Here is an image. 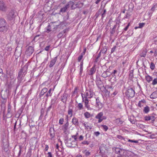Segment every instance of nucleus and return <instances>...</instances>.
Wrapping results in <instances>:
<instances>
[{
  "instance_id": "f257e3e1",
  "label": "nucleus",
  "mask_w": 157,
  "mask_h": 157,
  "mask_svg": "<svg viewBox=\"0 0 157 157\" xmlns=\"http://www.w3.org/2000/svg\"><path fill=\"white\" fill-rule=\"evenodd\" d=\"M28 66V64L27 63L20 70L18 73L17 77V79L18 80H21L22 77H24L26 73Z\"/></svg>"
},
{
  "instance_id": "1a4fd4ad",
  "label": "nucleus",
  "mask_w": 157,
  "mask_h": 157,
  "mask_svg": "<svg viewBox=\"0 0 157 157\" xmlns=\"http://www.w3.org/2000/svg\"><path fill=\"white\" fill-rule=\"evenodd\" d=\"M70 6V4H69V2H68L65 7L61 8L59 11L60 12H65L67 9Z\"/></svg>"
},
{
  "instance_id": "412c9836",
  "label": "nucleus",
  "mask_w": 157,
  "mask_h": 157,
  "mask_svg": "<svg viewBox=\"0 0 157 157\" xmlns=\"http://www.w3.org/2000/svg\"><path fill=\"white\" fill-rule=\"evenodd\" d=\"M149 111L150 108L148 106H146L145 107L143 110V112L146 113H148Z\"/></svg>"
},
{
  "instance_id": "ea45409f",
  "label": "nucleus",
  "mask_w": 157,
  "mask_h": 157,
  "mask_svg": "<svg viewBox=\"0 0 157 157\" xmlns=\"http://www.w3.org/2000/svg\"><path fill=\"white\" fill-rule=\"evenodd\" d=\"M63 33L62 31L58 34L57 36L58 38H61V37L63 36Z\"/></svg>"
},
{
  "instance_id": "6ab92c4d",
  "label": "nucleus",
  "mask_w": 157,
  "mask_h": 157,
  "mask_svg": "<svg viewBox=\"0 0 157 157\" xmlns=\"http://www.w3.org/2000/svg\"><path fill=\"white\" fill-rule=\"evenodd\" d=\"M115 121L116 124L119 125L121 124L123 122V121H121V119L120 118L116 119Z\"/></svg>"
},
{
  "instance_id": "aec40b11",
  "label": "nucleus",
  "mask_w": 157,
  "mask_h": 157,
  "mask_svg": "<svg viewBox=\"0 0 157 157\" xmlns=\"http://www.w3.org/2000/svg\"><path fill=\"white\" fill-rule=\"evenodd\" d=\"M96 83L98 87H101L103 86V84L101 81H96Z\"/></svg>"
},
{
  "instance_id": "2eb2a0df",
  "label": "nucleus",
  "mask_w": 157,
  "mask_h": 157,
  "mask_svg": "<svg viewBox=\"0 0 157 157\" xmlns=\"http://www.w3.org/2000/svg\"><path fill=\"white\" fill-rule=\"evenodd\" d=\"M7 23L6 20L3 18H0V27L6 25Z\"/></svg>"
},
{
  "instance_id": "4c0bfd02",
  "label": "nucleus",
  "mask_w": 157,
  "mask_h": 157,
  "mask_svg": "<svg viewBox=\"0 0 157 157\" xmlns=\"http://www.w3.org/2000/svg\"><path fill=\"white\" fill-rule=\"evenodd\" d=\"M51 128L49 130V132L50 133V136L52 138H53L55 136V133L54 132L53 133H51Z\"/></svg>"
},
{
  "instance_id": "bb28decb",
  "label": "nucleus",
  "mask_w": 157,
  "mask_h": 157,
  "mask_svg": "<svg viewBox=\"0 0 157 157\" xmlns=\"http://www.w3.org/2000/svg\"><path fill=\"white\" fill-rule=\"evenodd\" d=\"M147 52L143 50L142 52L140 54V55L141 57H145L146 55Z\"/></svg>"
},
{
  "instance_id": "f03ea898",
  "label": "nucleus",
  "mask_w": 157,
  "mask_h": 157,
  "mask_svg": "<svg viewBox=\"0 0 157 157\" xmlns=\"http://www.w3.org/2000/svg\"><path fill=\"white\" fill-rule=\"evenodd\" d=\"M94 94V93L92 90L90 89L89 91L86 90L85 94H81V96L82 98V101H84V98H91L93 97Z\"/></svg>"
},
{
  "instance_id": "603ef678",
  "label": "nucleus",
  "mask_w": 157,
  "mask_h": 157,
  "mask_svg": "<svg viewBox=\"0 0 157 157\" xmlns=\"http://www.w3.org/2000/svg\"><path fill=\"white\" fill-rule=\"evenodd\" d=\"M101 14V12H100L99 11L97 12L96 13L95 15V16L96 17V18H98V16H99V15Z\"/></svg>"
},
{
  "instance_id": "f3484780",
  "label": "nucleus",
  "mask_w": 157,
  "mask_h": 157,
  "mask_svg": "<svg viewBox=\"0 0 157 157\" xmlns=\"http://www.w3.org/2000/svg\"><path fill=\"white\" fill-rule=\"evenodd\" d=\"M3 145L4 147V150L5 152H7L8 151L9 148L8 147L9 146V145L8 144V142L3 143Z\"/></svg>"
},
{
  "instance_id": "3c124183",
  "label": "nucleus",
  "mask_w": 157,
  "mask_h": 157,
  "mask_svg": "<svg viewBox=\"0 0 157 157\" xmlns=\"http://www.w3.org/2000/svg\"><path fill=\"white\" fill-rule=\"evenodd\" d=\"M117 137L119 139L121 140H124V138L123 137L120 135H117Z\"/></svg>"
},
{
  "instance_id": "8fccbe9b",
  "label": "nucleus",
  "mask_w": 157,
  "mask_h": 157,
  "mask_svg": "<svg viewBox=\"0 0 157 157\" xmlns=\"http://www.w3.org/2000/svg\"><path fill=\"white\" fill-rule=\"evenodd\" d=\"M52 105H50L47 108V110L46 111V115L47 114L48 112V111H50V110L52 108Z\"/></svg>"
},
{
  "instance_id": "5fc2aeb1",
  "label": "nucleus",
  "mask_w": 157,
  "mask_h": 157,
  "mask_svg": "<svg viewBox=\"0 0 157 157\" xmlns=\"http://www.w3.org/2000/svg\"><path fill=\"white\" fill-rule=\"evenodd\" d=\"M107 51V49L106 48H103V49L101 50V52L103 53H105Z\"/></svg>"
},
{
  "instance_id": "0e129e2a",
  "label": "nucleus",
  "mask_w": 157,
  "mask_h": 157,
  "mask_svg": "<svg viewBox=\"0 0 157 157\" xmlns=\"http://www.w3.org/2000/svg\"><path fill=\"white\" fill-rule=\"evenodd\" d=\"M96 105H98V103H100L99 100L98 98H96Z\"/></svg>"
},
{
  "instance_id": "79ce46f5",
  "label": "nucleus",
  "mask_w": 157,
  "mask_h": 157,
  "mask_svg": "<svg viewBox=\"0 0 157 157\" xmlns=\"http://www.w3.org/2000/svg\"><path fill=\"white\" fill-rule=\"evenodd\" d=\"M63 121H64V119L62 118H61L59 119V123L60 124H63Z\"/></svg>"
},
{
  "instance_id": "7ed1b4c3",
  "label": "nucleus",
  "mask_w": 157,
  "mask_h": 157,
  "mask_svg": "<svg viewBox=\"0 0 157 157\" xmlns=\"http://www.w3.org/2000/svg\"><path fill=\"white\" fill-rule=\"evenodd\" d=\"M69 4H70L71 9L72 10L75 9L77 8H81L83 6V3L80 1L78 2L76 4H75L74 2L71 1L69 2Z\"/></svg>"
},
{
  "instance_id": "de8ad7c7",
  "label": "nucleus",
  "mask_w": 157,
  "mask_h": 157,
  "mask_svg": "<svg viewBox=\"0 0 157 157\" xmlns=\"http://www.w3.org/2000/svg\"><path fill=\"white\" fill-rule=\"evenodd\" d=\"M129 142H131L132 143H138V140H131L129 139L128 141Z\"/></svg>"
},
{
  "instance_id": "864d4df0",
  "label": "nucleus",
  "mask_w": 157,
  "mask_h": 157,
  "mask_svg": "<svg viewBox=\"0 0 157 157\" xmlns=\"http://www.w3.org/2000/svg\"><path fill=\"white\" fill-rule=\"evenodd\" d=\"M130 25V23H128L127 26L124 29V31H126L127 29H128L129 26Z\"/></svg>"
},
{
  "instance_id": "338daca9",
  "label": "nucleus",
  "mask_w": 157,
  "mask_h": 157,
  "mask_svg": "<svg viewBox=\"0 0 157 157\" xmlns=\"http://www.w3.org/2000/svg\"><path fill=\"white\" fill-rule=\"evenodd\" d=\"M40 35H40V34H38V35H36V36L34 37V39H33V40L34 41L35 40H36V39L37 38V37H39V36H40Z\"/></svg>"
},
{
  "instance_id": "052dcab7",
  "label": "nucleus",
  "mask_w": 157,
  "mask_h": 157,
  "mask_svg": "<svg viewBox=\"0 0 157 157\" xmlns=\"http://www.w3.org/2000/svg\"><path fill=\"white\" fill-rule=\"evenodd\" d=\"M44 109L43 108H41V115H43L44 113Z\"/></svg>"
},
{
  "instance_id": "7c9ffc66",
  "label": "nucleus",
  "mask_w": 157,
  "mask_h": 157,
  "mask_svg": "<svg viewBox=\"0 0 157 157\" xmlns=\"http://www.w3.org/2000/svg\"><path fill=\"white\" fill-rule=\"evenodd\" d=\"M120 148L116 147L115 149V152L117 154H120Z\"/></svg>"
},
{
  "instance_id": "c85d7f7f",
  "label": "nucleus",
  "mask_w": 157,
  "mask_h": 157,
  "mask_svg": "<svg viewBox=\"0 0 157 157\" xmlns=\"http://www.w3.org/2000/svg\"><path fill=\"white\" fill-rule=\"evenodd\" d=\"M116 27L117 25H114L112 30L110 32V33L112 34H113L115 33Z\"/></svg>"
},
{
  "instance_id": "13d9d810",
  "label": "nucleus",
  "mask_w": 157,
  "mask_h": 157,
  "mask_svg": "<svg viewBox=\"0 0 157 157\" xmlns=\"http://www.w3.org/2000/svg\"><path fill=\"white\" fill-rule=\"evenodd\" d=\"M83 57V56L82 55H80L79 56L78 58V62L80 61L82 59Z\"/></svg>"
},
{
  "instance_id": "09e8293b",
  "label": "nucleus",
  "mask_w": 157,
  "mask_h": 157,
  "mask_svg": "<svg viewBox=\"0 0 157 157\" xmlns=\"http://www.w3.org/2000/svg\"><path fill=\"white\" fill-rule=\"evenodd\" d=\"M104 148L103 147H102L101 146H100L99 148V150H100V153H103V149Z\"/></svg>"
},
{
  "instance_id": "a19ab883",
  "label": "nucleus",
  "mask_w": 157,
  "mask_h": 157,
  "mask_svg": "<svg viewBox=\"0 0 157 157\" xmlns=\"http://www.w3.org/2000/svg\"><path fill=\"white\" fill-rule=\"evenodd\" d=\"M3 77L2 69L0 67V78H2Z\"/></svg>"
},
{
  "instance_id": "9d476101",
  "label": "nucleus",
  "mask_w": 157,
  "mask_h": 157,
  "mask_svg": "<svg viewBox=\"0 0 157 157\" xmlns=\"http://www.w3.org/2000/svg\"><path fill=\"white\" fill-rule=\"evenodd\" d=\"M57 57L56 56L50 62L49 65V67L50 68L52 67L53 65L55 64L57 59Z\"/></svg>"
},
{
  "instance_id": "f8f14e48",
  "label": "nucleus",
  "mask_w": 157,
  "mask_h": 157,
  "mask_svg": "<svg viewBox=\"0 0 157 157\" xmlns=\"http://www.w3.org/2000/svg\"><path fill=\"white\" fill-rule=\"evenodd\" d=\"M8 29V28L7 25H4L0 27V32H6Z\"/></svg>"
},
{
  "instance_id": "b1692460",
  "label": "nucleus",
  "mask_w": 157,
  "mask_h": 157,
  "mask_svg": "<svg viewBox=\"0 0 157 157\" xmlns=\"http://www.w3.org/2000/svg\"><path fill=\"white\" fill-rule=\"evenodd\" d=\"M146 79L148 82H150L151 81L152 79V78L148 75L147 76H146Z\"/></svg>"
},
{
  "instance_id": "774afa93",
  "label": "nucleus",
  "mask_w": 157,
  "mask_h": 157,
  "mask_svg": "<svg viewBox=\"0 0 157 157\" xmlns=\"http://www.w3.org/2000/svg\"><path fill=\"white\" fill-rule=\"evenodd\" d=\"M90 154V153L89 151L86 152L85 154V155L86 156H89Z\"/></svg>"
},
{
  "instance_id": "680f3d73",
  "label": "nucleus",
  "mask_w": 157,
  "mask_h": 157,
  "mask_svg": "<svg viewBox=\"0 0 157 157\" xmlns=\"http://www.w3.org/2000/svg\"><path fill=\"white\" fill-rule=\"evenodd\" d=\"M50 46L48 45L47 46L44 48V50L46 51H48L49 50V48L50 47Z\"/></svg>"
},
{
  "instance_id": "4be33fe9",
  "label": "nucleus",
  "mask_w": 157,
  "mask_h": 157,
  "mask_svg": "<svg viewBox=\"0 0 157 157\" xmlns=\"http://www.w3.org/2000/svg\"><path fill=\"white\" fill-rule=\"evenodd\" d=\"M83 124L86 129H88L89 128L91 129L92 128L91 126L89 125L88 122H85Z\"/></svg>"
},
{
  "instance_id": "58836bf2",
  "label": "nucleus",
  "mask_w": 157,
  "mask_h": 157,
  "mask_svg": "<svg viewBox=\"0 0 157 157\" xmlns=\"http://www.w3.org/2000/svg\"><path fill=\"white\" fill-rule=\"evenodd\" d=\"M157 84V78H155L152 82V84L153 85H155Z\"/></svg>"
},
{
  "instance_id": "a878e982",
  "label": "nucleus",
  "mask_w": 157,
  "mask_h": 157,
  "mask_svg": "<svg viewBox=\"0 0 157 157\" xmlns=\"http://www.w3.org/2000/svg\"><path fill=\"white\" fill-rule=\"evenodd\" d=\"M103 115V113L102 112H100L98 113L95 117V118L97 119L101 118L102 117Z\"/></svg>"
},
{
  "instance_id": "423d86ee",
  "label": "nucleus",
  "mask_w": 157,
  "mask_h": 157,
  "mask_svg": "<svg viewBox=\"0 0 157 157\" xmlns=\"http://www.w3.org/2000/svg\"><path fill=\"white\" fill-rule=\"evenodd\" d=\"M34 52V49L32 46H30L26 49L25 54L28 56H31Z\"/></svg>"
},
{
  "instance_id": "393cba45",
  "label": "nucleus",
  "mask_w": 157,
  "mask_h": 157,
  "mask_svg": "<svg viewBox=\"0 0 157 157\" xmlns=\"http://www.w3.org/2000/svg\"><path fill=\"white\" fill-rule=\"evenodd\" d=\"M52 89H50L48 91L46 94L45 96H46L47 97L46 100L47 99V98L50 96H51L52 95V93H51Z\"/></svg>"
},
{
  "instance_id": "c03bdc74",
  "label": "nucleus",
  "mask_w": 157,
  "mask_h": 157,
  "mask_svg": "<svg viewBox=\"0 0 157 157\" xmlns=\"http://www.w3.org/2000/svg\"><path fill=\"white\" fill-rule=\"evenodd\" d=\"M83 105L81 103H79L78 105V107L79 110H81L82 109Z\"/></svg>"
},
{
  "instance_id": "9b49d317",
  "label": "nucleus",
  "mask_w": 157,
  "mask_h": 157,
  "mask_svg": "<svg viewBox=\"0 0 157 157\" xmlns=\"http://www.w3.org/2000/svg\"><path fill=\"white\" fill-rule=\"evenodd\" d=\"M72 124H74L75 126H78V119L75 117H74L72 119Z\"/></svg>"
},
{
  "instance_id": "0eeeda50",
  "label": "nucleus",
  "mask_w": 157,
  "mask_h": 157,
  "mask_svg": "<svg viewBox=\"0 0 157 157\" xmlns=\"http://www.w3.org/2000/svg\"><path fill=\"white\" fill-rule=\"evenodd\" d=\"M0 10L5 12L6 11V6L4 2L0 1Z\"/></svg>"
},
{
  "instance_id": "f704fd0d",
  "label": "nucleus",
  "mask_w": 157,
  "mask_h": 157,
  "mask_svg": "<svg viewBox=\"0 0 157 157\" xmlns=\"http://www.w3.org/2000/svg\"><path fill=\"white\" fill-rule=\"evenodd\" d=\"M56 98L52 99L51 102V105H54L56 102Z\"/></svg>"
},
{
  "instance_id": "ddd939ff",
  "label": "nucleus",
  "mask_w": 157,
  "mask_h": 157,
  "mask_svg": "<svg viewBox=\"0 0 157 157\" xmlns=\"http://www.w3.org/2000/svg\"><path fill=\"white\" fill-rule=\"evenodd\" d=\"M69 126V122H67L62 126V128L64 132L67 131L68 129V127Z\"/></svg>"
},
{
  "instance_id": "6e6552de",
  "label": "nucleus",
  "mask_w": 157,
  "mask_h": 157,
  "mask_svg": "<svg viewBox=\"0 0 157 157\" xmlns=\"http://www.w3.org/2000/svg\"><path fill=\"white\" fill-rule=\"evenodd\" d=\"M75 141H73L71 142L69 141H68L66 142V144L67 147H75V144H75Z\"/></svg>"
},
{
  "instance_id": "dca6fc26",
  "label": "nucleus",
  "mask_w": 157,
  "mask_h": 157,
  "mask_svg": "<svg viewBox=\"0 0 157 157\" xmlns=\"http://www.w3.org/2000/svg\"><path fill=\"white\" fill-rule=\"evenodd\" d=\"M96 71V68H95V66L94 65L90 70V73L89 74V75H92L93 74L95 73Z\"/></svg>"
},
{
  "instance_id": "39448f33",
  "label": "nucleus",
  "mask_w": 157,
  "mask_h": 157,
  "mask_svg": "<svg viewBox=\"0 0 157 157\" xmlns=\"http://www.w3.org/2000/svg\"><path fill=\"white\" fill-rule=\"evenodd\" d=\"M16 13L14 10H11L7 15V19L10 21L14 20L15 17L16 16Z\"/></svg>"
},
{
  "instance_id": "e433bc0d",
  "label": "nucleus",
  "mask_w": 157,
  "mask_h": 157,
  "mask_svg": "<svg viewBox=\"0 0 157 157\" xmlns=\"http://www.w3.org/2000/svg\"><path fill=\"white\" fill-rule=\"evenodd\" d=\"M101 127H103V128L105 131H106L108 129L107 126L106 125H101Z\"/></svg>"
},
{
  "instance_id": "bf43d9fd",
  "label": "nucleus",
  "mask_w": 157,
  "mask_h": 157,
  "mask_svg": "<svg viewBox=\"0 0 157 157\" xmlns=\"http://www.w3.org/2000/svg\"><path fill=\"white\" fill-rule=\"evenodd\" d=\"M116 46H114L113 48H112L111 49V53H112L114 51H115V50L116 48Z\"/></svg>"
},
{
  "instance_id": "72a5a7b5",
  "label": "nucleus",
  "mask_w": 157,
  "mask_h": 157,
  "mask_svg": "<svg viewBox=\"0 0 157 157\" xmlns=\"http://www.w3.org/2000/svg\"><path fill=\"white\" fill-rule=\"evenodd\" d=\"M150 67L152 70H153L155 68V64L153 62H151V63Z\"/></svg>"
},
{
  "instance_id": "cd10ccee",
  "label": "nucleus",
  "mask_w": 157,
  "mask_h": 157,
  "mask_svg": "<svg viewBox=\"0 0 157 157\" xmlns=\"http://www.w3.org/2000/svg\"><path fill=\"white\" fill-rule=\"evenodd\" d=\"M107 71L106 72H104L101 75V76L104 78H106L109 75L107 74Z\"/></svg>"
},
{
  "instance_id": "5701e85b",
  "label": "nucleus",
  "mask_w": 157,
  "mask_h": 157,
  "mask_svg": "<svg viewBox=\"0 0 157 157\" xmlns=\"http://www.w3.org/2000/svg\"><path fill=\"white\" fill-rule=\"evenodd\" d=\"M67 98V96L66 94H63V96L61 98V100L63 102H65L66 101V99Z\"/></svg>"
},
{
  "instance_id": "4468645a",
  "label": "nucleus",
  "mask_w": 157,
  "mask_h": 157,
  "mask_svg": "<svg viewBox=\"0 0 157 157\" xmlns=\"http://www.w3.org/2000/svg\"><path fill=\"white\" fill-rule=\"evenodd\" d=\"M48 91V89L46 87L44 88L41 90V92L39 96L40 98L43 96L44 94L47 92Z\"/></svg>"
},
{
  "instance_id": "473e14b6",
  "label": "nucleus",
  "mask_w": 157,
  "mask_h": 157,
  "mask_svg": "<svg viewBox=\"0 0 157 157\" xmlns=\"http://www.w3.org/2000/svg\"><path fill=\"white\" fill-rule=\"evenodd\" d=\"M86 118H88L90 117V114L87 112H85L84 114Z\"/></svg>"
},
{
  "instance_id": "c756f323",
  "label": "nucleus",
  "mask_w": 157,
  "mask_h": 157,
  "mask_svg": "<svg viewBox=\"0 0 157 157\" xmlns=\"http://www.w3.org/2000/svg\"><path fill=\"white\" fill-rule=\"evenodd\" d=\"M72 109L69 108L68 111V114L69 115H70V117H71L72 116Z\"/></svg>"
},
{
  "instance_id": "2f4dec72",
  "label": "nucleus",
  "mask_w": 157,
  "mask_h": 157,
  "mask_svg": "<svg viewBox=\"0 0 157 157\" xmlns=\"http://www.w3.org/2000/svg\"><path fill=\"white\" fill-rule=\"evenodd\" d=\"M31 152H32L31 149H29V150L28 151V152L27 154V156L28 157H30L31 155H32Z\"/></svg>"
},
{
  "instance_id": "49530a36",
  "label": "nucleus",
  "mask_w": 157,
  "mask_h": 157,
  "mask_svg": "<svg viewBox=\"0 0 157 157\" xmlns=\"http://www.w3.org/2000/svg\"><path fill=\"white\" fill-rule=\"evenodd\" d=\"M144 119L146 121H148L151 120L150 116L145 117Z\"/></svg>"
},
{
  "instance_id": "e2e57ef3",
  "label": "nucleus",
  "mask_w": 157,
  "mask_h": 157,
  "mask_svg": "<svg viewBox=\"0 0 157 157\" xmlns=\"http://www.w3.org/2000/svg\"><path fill=\"white\" fill-rule=\"evenodd\" d=\"M80 71L79 74L81 75L83 71V67H80Z\"/></svg>"
},
{
  "instance_id": "69168bd1",
  "label": "nucleus",
  "mask_w": 157,
  "mask_h": 157,
  "mask_svg": "<svg viewBox=\"0 0 157 157\" xmlns=\"http://www.w3.org/2000/svg\"><path fill=\"white\" fill-rule=\"evenodd\" d=\"M94 134L96 136H98L100 134V133L99 132H95Z\"/></svg>"
},
{
  "instance_id": "a211bd4d",
  "label": "nucleus",
  "mask_w": 157,
  "mask_h": 157,
  "mask_svg": "<svg viewBox=\"0 0 157 157\" xmlns=\"http://www.w3.org/2000/svg\"><path fill=\"white\" fill-rule=\"evenodd\" d=\"M85 106L88 109L90 108V105H89V101L87 98H85Z\"/></svg>"
},
{
  "instance_id": "37998d69",
  "label": "nucleus",
  "mask_w": 157,
  "mask_h": 157,
  "mask_svg": "<svg viewBox=\"0 0 157 157\" xmlns=\"http://www.w3.org/2000/svg\"><path fill=\"white\" fill-rule=\"evenodd\" d=\"M151 120V122L153 123L154 121L155 120V117L153 116H150Z\"/></svg>"
},
{
  "instance_id": "a18cd8bd",
  "label": "nucleus",
  "mask_w": 157,
  "mask_h": 157,
  "mask_svg": "<svg viewBox=\"0 0 157 157\" xmlns=\"http://www.w3.org/2000/svg\"><path fill=\"white\" fill-rule=\"evenodd\" d=\"M145 24V23H140L139 24L138 27L139 28H142L144 26Z\"/></svg>"
},
{
  "instance_id": "c9c22d12",
  "label": "nucleus",
  "mask_w": 157,
  "mask_h": 157,
  "mask_svg": "<svg viewBox=\"0 0 157 157\" xmlns=\"http://www.w3.org/2000/svg\"><path fill=\"white\" fill-rule=\"evenodd\" d=\"M51 25H48L46 28V32L47 33H49L51 31Z\"/></svg>"
},
{
  "instance_id": "4d7b16f0",
  "label": "nucleus",
  "mask_w": 157,
  "mask_h": 157,
  "mask_svg": "<svg viewBox=\"0 0 157 157\" xmlns=\"http://www.w3.org/2000/svg\"><path fill=\"white\" fill-rule=\"evenodd\" d=\"M19 148H20V150H19V153H18V155L17 157H19V156H20L21 154V150L22 149V147L21 146H20Z\"/></svg>"
},
{
  "instance_id": "6e6d98bb",
  "label": "nucleus",
  "mask_w": 157,
  "mask_h": 157,
  "mask_svg": "<svg viewBox=\"0 0 157 157\" xmlns=\"http://www.w3.org/2000/svg\"><path fill=\"white\" fill-rule=\"evenodd\" d=\"M82 143L83 144H87V145H88L89 144V142H88L87 141H83Z\"/></svg>"
},
{
  "instance_id": "20e7f679",
  "label": "nucleus",
  "mask_w": 157,
  "mask_h": 157,
  "mask_svg": "<svg viewBox=\"0 0 157 157\" xmlns=\"http://www.w3.org/2000/svg\"><path fill=\"white\" fill-rule=\"evenodd\" d=\"M135 93V91L131 87H129L125 92V95L128 98L129 97L132 98L134 96Z\"/></svg>"
}]
</instances>
